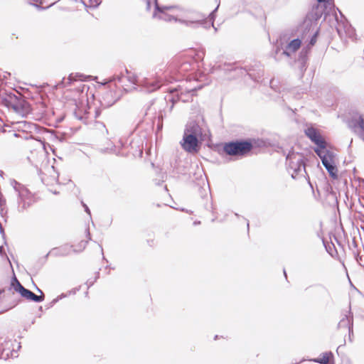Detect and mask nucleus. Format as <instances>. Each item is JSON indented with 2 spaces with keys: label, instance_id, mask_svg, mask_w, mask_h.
I'll list each match as a JSON object with an SVG mask.
<instances>
[{
  "label": "nucleus",
  "instance_id": "1",
  "mask_svg": "<svg viewBox=\"0 0 364 364\" xmlns=\"http://www.w3.org/2000/svg\"><path fill=\"white\" fill-rule=\"evenodd\" d=\"M154 16L166 21H178L193 27L203 24L205 21V16L199 14L186 16L184 10L178 6H159L156 4Z\"/></svg>",
  "mask_w": 364,
  "mask_h": 364
},
{
  "label": "nucleus",
  "instance_id": "2",
  "mask_svg": "<svg viewBox=\"0 0 364 364\" xmlns=\"http://www.w3.org/2000/svg\"><path fill=\"white\" fill-rule=\"evenodd\" d=\"M306 136L317 145L315 152L320 157L323 165L325 166L330 176L334 178L337 177V168L336 166V156L334 153L326 148V141L320 132L309 127L305 129Z\"/></svg>",
  "mask_w": 364,
  "mask_h": 364
},
{
  "label": "nucleus",
  "instance_id": "3",
  "mask_svg": "<svg viewBox=\"0 0 364 364\" xmlns=\"http://www.w3.org/2000/svg\"><path fill=\"white\" fill-rule=\"evenodd\" d=\"M252 149V144L247 141H237L228 144L224 150L229 155H244Z\"/></svg>",
  "mask_w": 364,
  "mask_h": 364
},
{
  "label": "nucleus",
  "instance_id": "4",
  "mask_svg": "<svg viewBox=\"0 0 364 364\" xmlns=\"http://www.w3.org/2000/svg\"><path fill=\"white\" fill-rule=\"evenodd\" d=\"M118 81L119 82L122 83L123 86H125V87H129L128 85L125 84L126 81H129L133 85H142V86L147 87L149 91H153L159 87V85H158V86L153 85V87H149L147 82L139 79L135 74L129 73L127 71L126 75H122L118 78ZM124 89L129 90L130 88L126 87Z\"/></svg>",
  "mask_w": 364,
  "mask_h": 364
},
{
  "label": "nucleus",
  "instance_id": "5",
  "mask_svg": "<svg viewBox=\"0 0 364 364\" xmlns=\"http://www.w3.org/2000/svg\"><path fill=\"white\" fill-rule=\"evenodd\" d=\"M12 286L16 291L19 292L20 294L26 299L36 302H41L43 300V296L36 295L30 290L24 288L16 279H14Z\"/></svg>",
  "mask_w": 364,
  "mask_h": 364
},
{
  "label": "nucleus",
  "instance_id": "6",
  "mask_svg": "<svg viewBox=\"0 0 364 364\" xmlns=\"http://www.w3.org/2000/svg\"><path fill=\"white\" fill-rule=\"evenodd\" d=\"M14 188L18 193L19 204L22 205L23 209L26 208L33 202L31 194L26 187L16 183Z\"/></svg>",
  "mask_w": 364,
  "mask_h": 364
},
{
  "label": "nucleus",
  "instance_id": "7",
  "mask_svg": "<svg viewBox=\"0 0 364 364\" xmlns=\"http://www.w3.org/2000/svg\"><path fill=\"white\" fill-rule=\"evenodd\" d=\"M181 146L184 150L188 152H194L197 151L198 139L193 134L189 132H184Z\"/></svg>",
  "mask_w": 364,
  "mask_h": 364
},
{
  "label": "nucleus",
  "instance_id": "8",
  "mask_svg": "<svg viewBox=\"0 0 364 364\" xmlns=\"http://www.w3.org/2000/svg\"><path fill=\"white\" fill-rule=\"evenodd\" d=\"M289 167L294 170L295 173L300 172L302 168H304V165L301 156L292 154H289L287 157Z\"/></svg>",
  "mask_w": 364,
  "mask_h": 364
},
{
  "label": "nucleus",
  "instance_id": "9",
  "mask_svg": "<svg viewBox=\"0 0 364 364\" xmlns=\"http://www.w3.org/2000/svg\"><path fill=\"white\" fill-rule=\"evenodd\" d=\"M353 131L364 141V119L359 117L353 122Z\"/></svg>",
  "mask_w": 364,
  "mask_h": 364
},
{
  "label": "nucleus",
  "instance_id": "10",
  "mask_svg": "<svg viewBox=\"0 0 364 364\" xmlns=\"http://www.w3.org/2000/svg\"><path fill=\"white\" fill-rule=\"evenodd\" d=\"M301 41L299 38L291 41L286 46L283 54L290 56L291 53L296 52L301 46Z\"/></svg>",
  "mask_w": 364,
  "mask_h": 364
},
{
  "label": "nucleus",
  "instance_id": "11",
  "mask_svg": "<svg viewBox=\"0 0 364 364\" xmlns=\"http://www.w3.org/2000/svg\"><path fill=\"white\" fill-rule=\"evenodd\" d=\"M10 342L6 341L4 348H0V359L7 360L10 356H15L13 352L10 351Z\"/></svg>",
  "mask_w": 364,
  "mask_h": 364
},
{
  "label": "nucleus",
  "instance_id": "12",
  "mask_svg": "<svg viewBox=\"0 0 364 364\" xmlns=\"http://www.w3.org/2000/svg\"><path fill=\"white\" fill-rule=\"evenodd\" d=\"M333 357L331 352H325L321 354L318 358L314 359L313 361L321 364H328Z\"/></svg>",
  "mask_w": 364,
  "mask_h": 364
},
{
  "label": "nucleus",
  "instance_id": "13",
  "mask_svg": "<svg viewBox=\"0 0 364 364\" xmlns=\"http://www.w3.org/2000/svg\"><path fill=\"white\" fill-rule=\"evenodd\" d=\"M185 132H189L190 134L197 136L200 134L199 126L196 122H191L186 125Z\"/></svg>",
  "mask_w": 364,
  "mask_h": 364
},
{
  "label": "nucleus",
  "instance_id": "14",
  "mask_svg": "<svg viewBox=\"0 0 364 364\" xmlns=\"http://www.w3.org/2000/svg\"><path fill=\"white\" fill-rule=\"evenodd\" d=\"M18 129H22L23 132L31 133L36 129V125L26 122H18Z\"/></svg>",
  "mask_w": 364,
  "mask_h": 364
},
{
  "label": "nucleus",
  "instance_id": "15",
  "mask_svg": "<svg viewBox=\"0 0 364 364\" xmlns=\"http://www.w3.org/2000/svg\"><path fill=\"white\" fill-rule=\"evenodd\" d=\"M67 80H68V82H63L65 85L70 84L73 81H77V80L83 81V80H85V77L83 75H80L78 73H75V74L72 73L69 75Z\"/></svg>",
  "mask_w": 364,
  "mask_h": 364
},
{
  "label": "nucleus",
  "instance_id": "16",
  "mask_svg": "<svg viewBox=\"0 0 364 364\" xmlns=\"http://www.w3.org/2000/svg\"><path fill=\"white\" fill-rule=\"evenodd\" d=\"M82 3L88 7H97L101 3V0H82Z\"/></svg>",
  "mask_w": 364,
  "mask_h": 364
},
{
  "label": "nucleus",
  "instance_id": "17",
  "mask_svg": "<svg viewBox=\"0 0 364 364\" xmlns=\"http://www.w3.org/2000/svg\"><path fill=\"white\" fill-rule=\"evenodd\" d=\"M318 18V16H316V18H310V17L308 16L304 22V26L309 30L311 28V27L312 26L313 23H314V21H316Z\"/></svg>",
  "mask_w": 364,
  "mask_h": 364
},
{
  "label": "nucleus",
  "instance_id": "18",
  "mask_svg": "<svg viewBox=\"0 0 364 364\" xmlns=\"http://www.w3.org/2000/svg\"><path fill=\"white\" fill-rule=\"evenodd\" d=\"M349 325H350V319L347 316L345 318H343L339 323L340 326H348Z\"/></svg>",
  "mask_w": 364,
  "mask_h": 364
},
{
  "label": "nucleus",
  "instance_id": "19",
  "mask_svg": "<svg viewBox=\"0 0 364 364\" xmlns=\"http://www.w3.org/2000/svg\"><path fill=\"white\" fill-rule=\"evenodd\" d=\"M87 245V241H82L80 243V247L78 249H76L75 251H81L83 249H85V246Z\"/></svg>",
  "mask_w": 364,
  "mask_h": 364
},
{
  "label": "nucleus",
  "instance_id": "20",
  "mask_svg": "<svg viewBox=\"0 0 364 364\" xmlns=\"http://www.w3.org/2000/svg\"><path fill=\"white\" fill-rule=\"evenodd\" d=\"M316 34L314 33V36L311 37V39L310 41V46H314V43H316Z\"/></svg>",
  "mask_w": 364,
  "mask_h": 364
},
{
  "label": "nucleus",
  "instance_id": "21",
  "mask_svg": "<svg viewBox=\"0 0 364 364\" xmlns=\"http://www.w3.org/2000/svg\"><path fill=\"white\" fill-rule=\"evenodd\" d=\"M213 20H214V17H213V14H210V16H209V22L213 26Z\"/></svg>",
  "mask_w": 364,
  "mask_h": 364
},
{
  "label": "nucleus",
  "instance_id": "22",
  "mask_svg": "<svg viewBox=\"0 0 364 364\" xmlns=\"http://www.w3.org/2000/svg\"><path fill=\"white\" fill-rule=\"evenodd\" d=\"M83 206L85 207V211H86L89 215H90V211L89 208H88L85 204H83Z\"/></svg>",
  "mask_w": 364,
  "mask_h": 364
},
{
  "label": "nucleus",
  "instance_id": "23",
  "mask_svg": "<svg viewBox=\"0 0 364 364\" xmlns=\"http://www.w3.org/2000/svg\"><path fill=\"white\" fill-rule=\"evenodd\" d=\"M317 1H318V2H324V3H327V4H331L329 3L330 0H317Z\"/></svg>",
  "mask_w": 364,
  "mask_h": 364
},
{
  "label": "nucleus",
  "instance_id": "24",
  "mask_svg": "<svg viewBox=\"0 0 364 364\" xmlns=\"http://www.w3.org/2000/svg\"><path fill=\"white\" fill-rule=\"evenodd\" d=\"M13 135L15 136V137H21V138H23V136L20 134H17V133H14Z\"/></svg>",
  "mask_w": 364,
  "mask_h": 364
},
{
  "label": "nucleus",
  "instance_id": "25",
  "mask_svg": "<svg viewBox=\"0 0 364 364\" xmlns=\"http://www.w3.org/2000/svg\"><path fill=\"white\" fill-rule=\"evenodd\" d=\"M85 87V85H84L82 86V91H83V90H84Z\"/></svg>",
  "mask_w": 364,
  "mask_h": 364
}]
</instances>
